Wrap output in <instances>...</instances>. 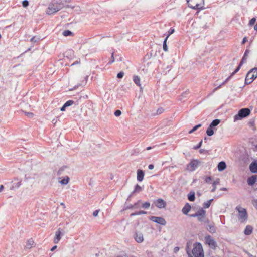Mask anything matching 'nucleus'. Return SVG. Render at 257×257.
<instances>
[{"label":"nucleus","mask_w":257,"mask_h":257,"mask_svg":"<svg viewBox=\"0 0 257 257\" xmlns=\"http://www.w3.org/2000/svg\"><path fill=\"white\" fill-rule=\"evenodd\" d=\"M25 114L29 117H32L33 116V114L31 112H25Z\"/></svg>","instance_id":"49"},{"label":"nucleus","mask_w":257,"mask_h":257,"mask_svg":"<svg viewBox=\"0 0 257 257\" xmlns=\"http://www.w3.org/2000/svg\"><path fill=\"white\" fill-rule=\"evenodd\" d=\"M21 185V182L19 181L17 183H16V185L15 186V187H19Z\"/></svg>","instance_id":"56"},{"label":"nucleus","mask_w":257,"mask_h":257,"mask_svg":"<svg viewBox=\"0 0 257 257\" xmlns=\"http://www.w3.org/2000/svg\"><path fill=\"white\" fill-rule=\"evenodd\" d=\"M196 213L198 220L200 222L203 221L205 217L206 211L203 208H201L196 212Z\"/></svg>","instance_id":"10"},{"label":"nucleus","mask_w":257,"mask_h":257,"mask_svg":"<svg viewBox=\"0 0 257 257\" xmlns=\"http://www.w3.org/2000/svg\"><path fill=\"white\" fill-rule=\"evenodd\" d=\"M64 4L62 2L59 1L54 0L49 4L46 11V13L49 15L53 14L62 9L64 7Z\"/></svg>","instance_id":"1"},{"label":"nucleus","mask_w":257,"mask_h":257,"mask_svg":"<svg viewBox=\"0 0 257 257\" xmlns=\"http://www.w3.org/2000/svg\"><path fill=\"white\" fill-rule=\"evenodd\" d=\"M220 179H217L214 181L212 184L213 188L211 190V192H214L216 189V185L219 183Z\"/></svg>","instance_id":"25"},{"label":"nucleus","mask_w":257,"mask_h":257,"mask_svg":"<svg viewBox=\"0 0 257 257\" xmlns=\"http://www.w3.org/2000/svg\"><path fill=\"white\" fill-rule=\"evenodd\" d=\"M255 22H256V19L255 18H253L250 20L249 25L250 26H252L255 24Z\"/></svg>","instance_id":"41"},{"label":"nucleus","mask_w":257,"mask_h":257,"mask_svg":"<svg viewBox=\"0 0 257 257\" xmlns=\"http://www.w3.org/2000/svg\"><path fill=\"white\" fill-rule=\"evenodd\" d=\"M174 32V29H171L170 30L169 32H168V35L167 36V37H168V38L169 37V36L173 34Z\"/></svg>","instance_id":"51"},{"label":"nucleus","mask_w":257,"mask_h":257,"mask_svg":"<svg viewBox=\"0 0 257 257\" xmlns=\"http://www.w3.org/2000/svg\"><path fill=\"white\" fill-rule=\"evenodd\" d=\"M39 39H40V38H37L36 37L34 36V37H33L31 39L30 41H31V42H37Z\"/></svg>","instance_id":"43"},{"label":"nucleus","mask_w":257,"mask_h":257,"mask_svg":"<svg viewBox=\"0 0 257 257\" xmlns=\"http://www.w3.org/2000/svg\"><path fill=\"white\" fill-rule=\"evenodd\" d=\"M245 252L247 254L248 257H256V256H254V255H253L251 254L249 252H248L247 251H245Z\"/></svg>","instance_id":"52"},{"label":"nucleus","mask_w":257,"mask_h":257,"mask_svg":"<svg viewBox=\"0 0 257 257\" xmlns=\"http://www.w3.org/2000/svg\"><path fill=\"white\" fill-rule=\"evenodd\" d=\"M141 200H139L136 203H135L134 205H132L133 209H138L141 208Z\"/></svg>","instance_id":"27"},{"label":"nucleus","mask_w":257,"mask_h":257,"mask_svg":"<svg viewBox=\"0 0 257 257\" xmlns=\"http://www.w3.org/2000/svg\"><path fill=\"white\" fill-rule=\"evenodd\" d=\"M66 107H64V105H63V106L61 108V109H60V110H61V111H65V108H66Z\"/></svg>","instance_id":"58"},{"label":"nucleus","mask_w":257,"mask_h":257,"mask_svg":"<svg viewBox=\"0 0 257 257\" xmlns=\"http://www.w3.org/2000/svg\"><path fill=\"white\" fill-rule=\"evenodd\" d=\"M221 190H223V191H226L227 190V188H222L220 189Z\"/></svg>","instance_id":"63"},{"label":"nucleus","mask_w":257,"mask_h":257,"mask_svg":"<svg viewBox=\"0 0 257 257\" xmlns=\"http://www.w3.org/2000/svg\"><path fill=\"white\" fill-rule=\"evenodd\" d=\"M250 113V110L249 108H245L241 109L237 114L234 117V121L241 119L242 118L247 117Z\"/></svg>","instance_id":"5"},{"label":"nucleus","mask_w":257,"mask_h":257,"mask_svg":"<svg viewBox=\"0 0 257 257\" xmlns=\"http://www.w3.org/2000/svg\"><path fill=\"white\" fill-rule=\"evenodd\" d=\"M136 241L138 243H141L144 241L143 235L142 233L137 232L135 236Z\"/></svg>","instance_id":"13"},{"label":"nucleus","mask_w":257,"mask_h":257,"mask_svg":"<svg viewBox=\"0 0 257 257\" xmlns=\"http://www.w3.org/2000/svg\"><path fill=\"white\" fill-rule=\"evenodd\" d=\"M34 243V241L32 239L29 240L26 245V247L27 248H31L32 247V245Z\"/></svg>","instance_id":"32"},{"label":"nucleus","mask_w":257,"mask_h":257,"mask_svg":"<svg viewBox=\"0 0 257 257\" xmlns=\"http://www.w3.org/2000/svg\"><path fill=\"white\" fill-rule=\"evenodd\" d=\"M257 77V68H254L251 69L246 74L245 83V84L251 83Z\"/></svg>","instance_id":"4"},{"label":"nucleus","mask_w":257,"mask_h":257,"mask_svg":"<svg viewBox=\"0 0 257 257\" xmlns=\"http://www.w3.org/2000/svg\"><path fill=\"white\" fill-rule=\"evenodd\" d=\"M254 29L255 30H256L257 31V23L256 24V25L254 26Z\"/></svg>","instance_id":"64"},{"label":"nucleus","mask_w":257,"mask_h":257,"mask_svg":"<svg viewBox=\"0 0 257 257\" xmlns=\"http://www.w3.org/2000/svg\"><path fill=\"white\" fill-rule=\"evenodd\" d=\"M111 57L113 58V60L111 62H109L110 63H112L114 61V58H113V54H112V56Z\"/></svg>","instance_id":"62"},{"label":"nucleus","mask_w":257,"mask_h":257,"mask_svg":"<svg viewBox=\"0 0 257 257\" xmlns=\"http://www.w3.org/2000/svg\"><path fill=\"white\" fill-rule=\"evenodd\" d=\"M188 198L190 201H194L195 199V192H190L189 194L188 195Z\"/></svg>","instance_id":"23"},{"label":"nucleus","mask_w":257,"mask_h":257,"mask_svg":"<svg viewBox=\"0 0 257 257\" xmlns=\"http://www.w3.org/2000/svg\"><path fill=\"white\" fill-rule=\"evenodd\" d=\"M133 80L137 85L141 86L140 78L138 76H134L133 77Z\"/></svg>","instance_id":"24"},{"label":"nucleus","mask_w":257,"mask_h":257,"mask_svg":"<svg viewBox=\"0 0 257 257\" xmlns=\"http://www.w3.org/2000/svg\"><path fill=\"white\" fill-rule=\"evenodd\" d=\"M147 214V212L145 211H139L135 213H133L131 214V216H133L135 215H139L142 214Z\"/></svg>","instance_id":"29"},{"label":"nucleus","mask_w":257,"mask_h":257,"mask_svg":"<svg viewBox=\"0 0 257 257\" xmlns=\"http://www.w3.org/2000/svg\"><path fill=\"white\" fill-rule=\"evenodd\" d=\"M242 64H243L242 62H240L239 66L237 67V68L235 70V71L231 74V76L230 77H229L228 78H227L226 79V80L224 82L222 83V85L224 84L225 83H226L228 80V79H229V78L231 76H233L234 74H235L236 73H237L239 70V69Z\"/></svg>","instance_id":"20"},{"label":"nucleus","mask_w":257,"mask_h":257,"mask_svg":"<svg viewBox=\"0 0 257 257\" xmlns=\"http://www.w3.org/2000/svg\"><path fill=\"white\" fill-rule=\"evenodd\" d=\"M150 220L162 225H165L166 224V220L162 217L152 216L150 218Z\"/></svg>","instance_id":"9"},{"label":"nucleus","mask_w":257,"mask_h":257,"mask_svg":"<svg viewBox=\"0 0 257 257\" xmlns=\"http://www.w3.org/2000/svg\"><path fill=\"white\" fill-rule=\"evenodd\" d=\"M250 170L252 173H257V162H253L249 166Z\"/></svg>","instance_id":"15"},{"label":"nucleus","mask_w":257,"mask_h":257,"mask_svg":"<svg viewBox=\"0 0 257 257\" xmlns=\"http://www.w3.org/2000/svg\"><path fill=\"white\" fill-rule=\"evenodd\" d=\"M207 229L210 232H212V233L215 231V229L214 226L211 224H209L208 225Z\"/></svg>","instance_id":"36"},{"label":"nucleus","mask_w":257,"mask_h":257,"mask_svg":"<svg viewBox=\"0 0 257 257\" xmlns=\"http://www.w3.org/2000/svg\"><path fill=\"white\" fill-rule=\"evenodd\" d=\"M150 207V203L149 202H146L144 203H142L141 207H142L144 209H148Z\"/></svg>","instance_id":"35"},{"label":"nucleus","mask_w":257,"mask_h":257,"mask_svg":"<svg viewBox=\"0 0 257 257\" xmlns=\"http://www.w3.org/2000/svg\"><path fill=\"white\" fill-rule=\"evenodd\" d=\"M189 94V92L188 90L184 92L181 95V98H180V100H182L185 98L187 97L188 94Z\"/></svg>","instance_id":"34"},{"label":"nucleus","mask_w":257,"mask_h":257,"mask_svg":"<svg viewBox=\"0 0 257 257\" xmlns=\"http://www.w3.org/2000/svg\"><path fill=\"white\" fill-rule=\"evenodd\" d=\"M155 203V205L159 208H165L166 205V202L162 199H157Z\"/></svg>","instance_id":"12"},{"label":"nucleus","mask_w":257,"mask_h":257,"mask_svg":"<svg viewBox=\"0 0 257 257\" xmlns=\"http://www.w3.org/2000/svg\"><path fill=\"white\" fill-rule=\"evenodd\" d=\"M189 7L193 9H203L204 0H187Z\"/></svg>","instance_id":"2"},{"label":"nucleus","mask_w":257,"mask_h":257,"mask_svg":"<svg viewBox=\"0 0 257 257\" xmlns=\"http://www.w3.org/2000/svg\"><path fill=\"white\" fill-rule=\"evenodd\" d=\"M72 34V32L68 30H65L63 32V35L64 36H70Z\"/></svg>","instance_id":"38"},{"label":"nucleus","mask_w":257,"mask_h":257,"mask_svg":"<svg viewBox=\"0 0 257 257\" xmlns=\"http://www.w3.org/2000/svg\"><path fill=\"white\" fill-rule=\"evenodd\" d=\"M56 248H57V246H53V247L51 248V251H53V250H54Z\"/></svg>","instance_id":"60"},{"label":"nucleus","mask_w":257,"mask_h":257,"mask_svg":"<svg viewBox=\"0 0 257 257\" xmlns=\"http://www.w3.org/2000/svg\"><path fill=\"white\" fill-rule=\"evenodd\" d=\"M252 204L254 207L257 209V199H254L252 201Z\"/></svg>","instance_id":"47"},{"label":"nucleus","mask_w":257,"mask_h":257,"mask_svg":"<svg viewBox=\"0 0 257 257\" xmlns=\"http://www.w3.org/2000/svg\"><path fill=\"white\" fill-rule=\"evenodd\" d=\"M121 114V112L119 110H117L114 112V115L116 117L119 116Z\"/></svg>","instance_id":"44"},{"label":"nucleus","mask_w":257,"mask_h":257,"mask_svg":"<svg viewBox=\"0 0 257 257\" xmlns=\"http://www.w3.org/2000/svg\"><path fill=\"white\" fill-rule=\"evenodd\" d=\"M168 39V37H166L165 39L164 42H163V49L165 51H168V47L167 46V40Z\"/></svg>","instance_id":"33"},{"label":"nucleus","mask_w":257,"mask_h":257,"mask_svg":"<svg viewBox=\"0 0 257 257\" xmlns=\"http://www.w3.org/2000/svg\"><path fill=\"white\" fill-rule=\"evenodd\" d=\"M206 134L209 136H211L214 134V128L210 127L209 126L207 129Z\"/></svg>","instance_id":"26"},{"label":"nucleus","mask_w":257,"mask_h":257,"mask_svg":"<svg viewBox=\"0 0 257 257\" xmlns=\"http://www.w3.org/2000/svg\"><path fill=\"white\" fill-rule=\"evenodd\" d=\"M212 180V178L211 177H206L205 181L207 183H209Z\"/></svg>","instance_id":"46"},{"label":"nucleus","mask_w":257,"mask_h":257,"mask_svg":"<svg viewBox=\"0 0 257 257\" xmlns=\"http://www.w3.org/2000/svg\"><path fill=\"white\" fill-rule=\"evenodd\" d=\"M179 250V247H175L174 249V251L175 253H177Z\"/></svg>","instance_id":"55"},{"label":"nucleus","mask_w":257,"mask_h":257,"mask_svg":"<svg viewBox=\"0 0 257 257\" xmlns=\"http://www.w3.org/2000/svg\"><path fill=\"white\" fill-rule=\"evenodd\" d=\"M99 211V210H96L94 211L93 213V215L95 217H96L98 214Z\"/></svg>","instance_id":"50"},{"label":"nucleus","mask_w":257,"mask_h":257,"mask_svg":"<svg viewBox=\"0 0 257 257\" xmlns=\"http://www.w3.org/2000/svg\"><path fill=\"white\" fill-rule=\"evenodd\" d=\"M226 167V164L224 162L221 161L220 163H219L217 168L218 170L219 171H222L224 170Z\"/></svg>","instance_id":"18"},{"label":"nucleus","mask_w":257,"mask_h":257,"mask_svg":"<svg viewBox=\"0 0 257 257\" xmlns=\"http://www.w3.org/2000/svg\"><path fill=\"white\" fill-rule=\"evenodd\" d=\"M191 208V207L189 204L186 203L182 210V213L185 215H187L188 213L190 211Z\"/></svg>","instance_id":"16"},{"label":"nucleus","mask_w":257,"mask_h":257,"mask_svg":"<svg viewBox=\"0 0 257 257\" xmlns=\"http://www.w3.org/2000/svg\"><path fill=\"white\" fill-rule=\"evenodd\" d=\"M154 165L153 164H150L148 166V168L150 170H152L154 168Z\"/></svg>","instance_id":"54"},{"label":"nucleus","mask_w":257,"mask_h":257,"mask_svg":"<svg viewBox=\"0 0 257 257\" xmlns=\"http://www.w3.org/2000/svg\"><path fill=\"white\" fill-rule=\"evenodd\" d=\"M202 140L200 142V143L197 145L196 146H195L194 148L195 149H199L202 145Z\"/></svg>","instance_id":"48"},{"label":"nucleus","mask_w":257,"mask_h":257,"mask_svg":"<svg viewBox=\"0 0 257 257\" xmlns=\"http://www.w3.org/2000/svg\"><path fill=\"white\" fill-rule=\"evenodd\" d=\"M236 209L238 211L239 220L241 222H243L247 218L246 210L239 206L236 207Z\"/></svg>","instance_id":"6"},{"label":"nucleus","mask_w":257,"mask_h":257,"mask_svg":"<svg viewBox=\"0 0 257 257\" xmlns=\"http://www.w3.org/2000/svg\"><path fill=\"white\" fill-rule=\"evenodd\" d=\"M247 41V39L246 37H244L242 42V44H243Z\"/></svg>","instance_id":"53"},{"label":"nucleus","mask_w":257,"mask_h":257,"mask_svg":"<svg viewBox=\"0 0 257 257\" xmlns=\"http://www.w3.org/2000/svg\"><path fill=\"white\" fill-rule=\"evenodd\" d=\"M74 103L72 100H68L64 104V107H68L71 106Z\"/></svg>","instance_id":"39"},{"label":"nucleus","mask_w":257,"mask_h":257,"mask_svg":"<svg viewBox=\"0 0 257 257\" xmlns=\"http://www.w3.org/2000/svg\"><path fill=\"white\" fill-rule=\"evenodd\" d=\"M194 257H204L203 247L200 243H196L192 251Z\"/></svg>","instance_id":"3"},{"label":"nucleus","mask_w":257,"mask_h":257,"mask_svg":"<svg viewBox=\"0 0 257 257\" xmlns=\"http://www.w3.org/2000/svg\"><path fill=\"white\" fill-rule=\"evenodd\" d=\"M142 190V188L138 184L135 186L133 193H140Z\"/></svg>","instance_id":"31"},{"label":"nucleus","mask_w":257,"mask_h":257,"mask_svg":"<svg viewBox=\"0 0 257 257\" xmlns=\"http://www.w3.org/2000/svg\"><path fill=\"white\" fill-rule=\"evenodd\" d=\"M144 172L143 170L138 169L137 170V179L138 181H142L144 179Z\"/></svg>","instance_id":"14"},{"label":"nucleus","mask_w":257,"mask_h":257,"mask_svg":"<svg viewBox=\"0 0 257 257\" xmlns=\"http://www.w3.org/2000/svg\"><path fill=\"white\" fill-rule=\"evenodd\" d=\"M196 215H197V213L196 212L195 214L190 215V216L192 217H197Z\"/></svg>","instance_id":"57"},{"label":"nucleus","mask_w":257,"mask_h":257,"mask_svg":"<svg viewBox=\"0 0 257 257\" xmlns=\"http://www.w3.org/2000/svg\"><path fill=\"white\" fill-rule=\"evenodd\" d=\"M249 51L248 50H246L245 51L244 56H243L240 62H242V63L243 64L244 62H245L246 61L247 55L249 53Z\"/></svg>","instance_id":"28"},{"label":"nucleus","mask_w":257,"mask_h":257,"mask_svg":"<svg viewBox=\"0 0 257 257\" xmlns=\"http://www.w3.org/2000/svg\"><path fill=\"white\" fill-rule=\"evenodd\" d=\"M187 254H188V255H189V257H192V256L191 255V254H190V252H189V250H188V248H187Z\"/></svg>","instance_id":"59"},{"label":"nucleus","mask_w":257,"mask_h":257,"mask_svg":"<svg viewBox=\"0 0 257 257\" xmlns=\"http://www.w3.org/2000/svg\"><path fill=\"white\" fill-rule=\"evenodd\" d=\"M220 122V120L218 119H216L212 121V122L210 123L209 126L210 127L213 128L215 129V127L217 126Z\"/></svg>","instance_id":"19"},{"label":"nucleus","mask_w":257,"mask_h":257,"mask_svg":"<svg viewBox=\"0 0 257 257\" xmlns=\"http://www.w3.org/2000/svg\"><path fill=\"white\" fill-rule=\"evenodd\" d=\"M256 181V177L252 176L247 179V183L249 185L252 186Z\"/></svg>","instance_id":"17"},{"label":"nucleus","mask_w":257,"mask_h":257,"mask_svg":"<svg viewBox=\"0 0 257 257\" xmlns=\"http://www.w3.org/2000/svg\"><path fill=\"white\" fill-rule=\"evenodd\" d=\"M69 178L68 176H66L65 178L61 180H59V183L62 185H66L69 183Z\"/></svg>","instance_id":"22"},{"label":"nucleus","mask_w":257,"mask_h":257,"mask_svg":"<svg viewBox=\"0 0 257 257\" xmlns=\"http://www.w3.org/2000/svg\"><path fill=\"white\" fill-rule=\"evenodd\" d=\"M124 74V72L123 71H121L117 74V77L119 79L122 78L123 77Z\"/></svg>","instance_id":"40"},{"label":"nucleus","mask_w":257,"mask_h":257,"mask_svg":"<svg viewBox=\"0 0 257 257\" xmlns=\"http://www.w3.org/2000/svg\"><path fill=\"white\" fill-rule=\"evenodd\" d=\"M199 164V162L198 160H192L188 164L187 169L190 171H193L198 167Z\"/></svg>","instance_id":"8"},{"label":"nucleus","mask_w":257,"mask_h":257,"mask_svg":"<svg viewBox=\"0 0 257 257\" xmlns=\"http://www.w3.org/2000/svg\"><path fill=\"white\" fill-rule=\"evenodd\" d=\"M4 189V187L3 185H1L0 186V192L2 191V190H3Z\"/></svg>","instance_id":"61"},{"label":"nucleus","mask_w":257,"mask_h":257,"mask_svg":"<svg viewBox=\"0 0 257 257\" xmlns=\"http://www.w3.org/2000/svg\"><path fill=\"white\" fill-rule=\"evenodd\" d=\"M252 227L249 225H248L246 227L244 230V234L245 235H250L252 232Z\"/></svg>","instance_id":"21"},{"label":"nucleus","mask_w":257,"mask_h":257,"mask_svg":"<svg viewBox=\"0 0 257 257\" xmlns=\"http://www.w3.org/2000/svg\"><path fill=\"white\" fill-rule=\"evenodd\" d=\"M201 126V124H198V125L195 126L194 127H193V128L191 130H190L189 132V134L192 133L193 132H194L195 131H196L198 128L200 127Z\"/></svg>","instance_id":"37"},{"label":"nucleus","mask_w":257,"mask_h":257,"mask_svg":"<svg viewBox=\"0 0 257 257\" xmlns=\"http://www.w3.org/2000/svg\"><path fill=\"white\" fill-rule=\"evenodd\" d=\"M67 167H62L61 168H60L59 171H58V174L59 175H61L62 174V172L65 169H66Z\"/></svg>","instance_id":"45"},{"label":"nucleus","mask_w":257,"mask_h":257,"mask_svg":"<svg viewBox=\"0 0 257 257\" xmlns=\"http://www.w3.org/2000/svg\"><path fill=\"white\" fill-rule=\"evenodd\" d=\"M62 230L60 229V228H59L57 231L55 232V236L54 238V243H55V244H57L60 239H61V235H63V233L62 231Z\"/></svg>","instance_id":"11"},{"label":"nucleus","mask_w":257,"mask_h":257,"mask_svg":"<svg viewBox=\"0 0 257 257\" xmlns=\"http://www.w3.org/2000/svg\"><path fill=\"white\" fill-rule=\"evenodd\" d=\"M205 241L206 244L212 249L215 250L217 247V244L214 239L210 235H207L205 237Z\"/></svg>","instance_id":"7"},{"label":"nucleus","mask_w":257,"mask_h":257,"mask_svg":"<svg viewBox=\"0 0 257 257\" xmlns=\"http://www.w3.org/2000/svg\"><path fill=\"white\" fill-rule=\"evenodd\" d=\"M22 5L24 7L26 8L29 5V2L27 0H24L22 2Z\"/></svg>","instance_id":"42"},{"label":"nucleus","mask_w":257,"mask_h":257,"mask_svg":"<svg viewBox=\"0 0 257 257\" xmlns=\"http://www.w3.org/2000/svg\"><path fill=\"white\" fill-rule=\"evenodd\" d=\"M213 199H211L207 201V202H204L203 204L204 208H209L210 206L211 202L213 201Z\"/></svg>","instance_id":"30"}]
</instances>
